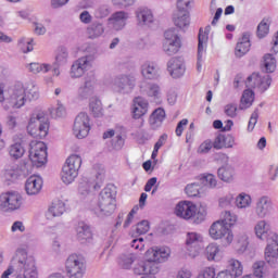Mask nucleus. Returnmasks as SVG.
Masks as SVG:
<instances>
[{"label":"nucleus","instance_id":"obj_54","mask_svg":"<svg viewBox=\"0 0 278 278\" xmlns=\"http://www.w3.org/2000/svg\"><path fill=\"white\" fill-rule=\"evenodd\" d=\"M253 275L257 278L266 277V263L264 261H256L253 266Z\"/></svg>","mask_w":278,"mask_h":278},{"label":"nucleus","instance_id":"obj_42","mask_svg":"<svg viewBox=\"0 0 278 278\" xmlns=\"http://www.w3.org/2000/svg\"><path fill=\"white\" fill-rule=\"evenodd\" d=\"M174 25L179 27V29H187V27H190V13H188L187 10H179L174 17Z\"/></svg>","mask_w":278,"mask_h":278},{"label":"nucleus","instance_id":"obj_3","mask_svg":"<svg viewBox=\"0 0 278 278\" xmlns=\"http://www.w3.org/2000/svg\"><path fill=\"white\" fill-rule=\"evenodd\" d=\"M116 210V187L114 185L106 186L99 195L97 206L91 207V212L96 216H112Z\"/></svg>","mask_w":278,"mask_h":278},{"label":"nucleus","instance_id":"obj_14","mask_svg":"<svg viewBox=\"0 0 278 278\" xmlns=\"http://www.w3.org/2000/svg\"><path fill=\"white\" fill-rule=\"evenodd\" d=\"M90 134V116L88 113H79L74 122L73 126V135L78 140H84V138H88Z\"/></svg>","mask_w":278,"mask_h":278},{"label":"nucleus","instance_id":"obj_24","mask_svg":"<svg viewBox=\"0 0 278 278\" xmlns=\"http://www.w3.org/2000/svg\"><path fill=\"white\" fill-rule=\"evenodd\" d=\"M229 270L219 271L216 278H237L242 277V273H244V266L242 262L237 258H230L228 261Z\"/></svg>","mask_w":278,"mask_h":278},{"label":"nucleus","instance_id":"obj_31","mask_svg":"<svg viewBox=\"0 0 278 278\" xmlns=\"http://www.w3.org/2000/svg\"><path fill=\"white\" fill-rule=\"evenodd\" d=\"M76 240L80 244H90L92 242V230L86 223L80 222L76 227Z\"/></svg>","mask_w":278,"mask_h":278},{"label":"nucleus","instance_id":"obj_40","mask_svg":"<svg viewBox=\"0 0 278 278\" xmlns=\"http://www.w3.org/2000/svg\"><path fill=\"white\" fill-rule=\"evenodd\" d=\"M68 49L66 47H59L54 52L52 66H66L68 64Z\"/></svg>","mask_w":278,"mask_h":278},{"label":"nucleus","instance_id":"obj_19","mask_svg":"<svg viewBox=\"0 0 278 278\" xmlns=\"http://www.w3.org/2000/svg\"><path fill=\"white\" fill-rule=\"evenodd\" d=\"M97 88V77L94 75L86 76L85 83L77 90V99L79 101H86L94 94Z\"/></svg>","mask_w":278,"mask_h":278},{"label":"nucleus","instance_id":"obj_16","mask_svg":"<svg viewBox=\"0 0 278 278\" xmlns=\"http://www.w3.org/2000/svg\"><path fill=\"white\" fill-rule=\"evenodd\" d=\"M270 84H273L270 75L262 76L258 73H253L245 80L247 88H256L260 92H266L270 88Z\"/></svg>","mask_w":278,"mask_h":278},{"label":"nucleus","instance_id":"obj_55","mask_svg":"<svg viewBox=\"0 0 278 278\" xmlns=\"http://www.w3.org/2000/svg\"><path fill=\"white\" fill-rule=\"evenodd\" d=\"M203 243V236L199 232H188L186 238V244L194 247H201Z\"/></svg>","mask_w":278,"mask_h":278},{"label":"nucleus","instance_id":"obj_38","mask_svg":"<svg viewBox=\"0 0 278 278\" xmlns=\"http://www.w3.org/2000/svg\"><path fill=\"white\" fill-rule=\"evenodd\" d=\"M105 34V26L101 22H93L87 27V36L90 40H97Z\"/></svg>","mask_w":278,"mask_h":278},{"label":"nucleus","instance_id":"obj_12","mask_svg":"<svg viewBox=\"0 0 278 278\" xmlns=\"http://www.w3.org/2000/svg\"><path fill=\"white\" fill-rule=\"evenodd\" d=\"M23 195L16 191H10L0 195V210L2 212H14L21 210Z\"/></svg>","mask_w":278,"mask_h":278},{"label":"nucleus","instance_id":"obj_2","mask_svg":"<svg viewBox=\"0 0 278 278\" xmlns=\"http://www.w3.org/2000/svg\"><path fill=\"white\" fill-rule=\"evenodd\" d=\"M16 273L15 278H38V265L36 257L27 253L24 248H18L11 260L10 266L1 275V278H10Z\"/></svg>","mask_w":278,"mask_h":278},{"label":"nucleus","instance_id":"obj_26","mask_svg":"<svg viewBox=\"0 0 278 278\" xmlns=\"http://www.w3.org/2000/svg\"><path fill=\"white\" fill-rule=\"evenodd\" d=\"M127 21H129V13L125 11H117L109 17L108 25H110V27L115 31H121L122 29H125Z\"/></svg>","mask_w":278,"mask_h":278},{"label":"nucleus","instance_id":"obj_45","mask_svg":"<svg viewBox=\"0 0 278 278\" xmlns=\"http://www.w3.org/2000/svg\"><path fill=\"white\" fill-rule=\"evenodd\" d=\"M9 154L14 160H21L25 155V144L21 139L9 147Z\"/></svg>","mask_w":278,"mask_h":278},{"label":"nucleus","instance_id":"obj_59","mask_svg":"<svg viewBox=\"0 0 278 278\" xmlns=\"http://www.w3.org/2000/svg\"><path fill=\"white\" fill-rule=\"evenodd\" d=\"M200 253H201V245H191L186 243L185 255L187 257L194 260V257H199Z\"/></svg>","mask_w":278,"mask_h":278},{"label":"nucleus","instance_id":"obj_63","mask_svg":"<svg viewBox=\"0 0 278 278\" xmlns=\"http://www.w3.org/2000/svg\"><path fill=\"white\" fill-rule=\"evenodd\" d=\"M198 278H216V268L205 267L199 273Z\"/></svg>","mask_w":278,"mask_h":278},{"label":"nucleus","instance_id":"obj_47","mask_svg":"<svg viewBox=\"0 0 278 278\" xmlns=\"http://www.w3.org/2000/svg\"><path fill=\"white\" fill-rule=\"evenodd\" d=\"M134 262H136V255H134V253H128L119 255L117 264L123 270H131Z\"/></svg>","mask_w":278,"mask_h":278},{"label":"nucleus","instance_id":"obj_8","mask_svg":"<svg viewBox=\"0 0 278 278\" xmlns=\"http://www.w3.org/2000/svg\"><path fill=\"white\" fill-rule=\"evenodd\" d=\"M68 278H84L86 275V260L81 254H71L65 262Z\"/></svg>","mask_w":278,"mask_h":278},{"label":"nucleus","instance_id":"obj_58","mask_svg":"<svg viewBox=\"0 0 278 278\" xmlns=\"http://www.w3.org/2000/svg\"><path fill=\"white\" fill-rule=\"evenodd\" d=\"M110 14H112V8L108 4L100 5L94 11V17L99 20L108 18Z\"/></svg>","mask_w":278,"mask_h":278},{"label":"nucleus","instance_id":"obj_35","mask_svg":"<svg viewBox=\"0 0 278 278\" xmlns=\"http://www.w3.org/2000/svg\"><path fill=\"white\" fill-rule=\"evenodd\" d=\"M164 118H166V111H164V109L157 108L154 110L149 117L151 129H160L162 123H164Z\"/></svg>","mask_w":278,"mask_h":278},{"label":"nucleus","instance_id":"obj_49","mask_svg":"<svg viewBox=\"0 0 278 278\" xmlns=\"http://www.w3.org/2000/svg\"><path fill=\"white\" fill-rule=\"evenodd\" d=\"M207 217V204L205 203H200L197 206L195 210V214L193 216V223L195 225H201V223H203V220H205V218Z\"/></svg>","mask_w":278,"mask_h":278},{"label":"nucleus","instance_id":"obj_21","mask_svg":"<svg viewBox=\"0 0 278 278\" xmlns=\"http://www.w3.org/2000/svg\"><path fill=\"white\" fill-rule=\"evenodd\" d=\"M197 214V204L191 201H180L175 206V215L184 220H191Z\"/></svg>","mask_w":278,"mask_h":278},{"label":"nucleus","instance_id":"obj_15","mask_svg":"<svg viewBox=\"0 0 278 278\" xmlns=\"http://www.w3.org/2000/svg\"><path fill=\"white\" fill-rule=\"evenodd\" d=\"M254 214L261 219L268 218L271 214H275V204L273 203V199L268 195L258 198L255 202Z\"/></svg>","mask_w":278,"mask_h":278},{"label":"nucleus","instance_id":"obj_23","mask_svg":"<svg viewBox=\"0 0 278 278\" xmlns=\"http://www.w3.org/2000/svg\"><path fill=\"white\" fill-rule=\"evenodd\" d=\"M264 253L265 262H267L269 266H276L278 260V235H273L271 239L267 240Z\"/></svg>","mask_w":278,"mask_h":278},{"label":"nucleus","instance_id":"obj_39","mask_svg":"<svg viewBox=\"0 0 278 278\" xmlns=\"http://www.w3.org/2000/svg\"><path fill=\"white\" fill-rule=\"evenodd\" d=\"M255 103V91L245 89L240 98L239 110H249Z\"/></svg>","mask_w":278,"mask_h":278},{"label":"nucleus","instance_id":"obj_6","mask_svg":"<svg viewBox=\"0 0 278 278\" xmlns=\"http://www.w3.org/2000/svg\"><path fill=\"white\" fill-rule=\"evenodd\" d=\"M83 160L78 154L70 155L61 170V181L65 186H71L75 179L79 176V168H81Z\"/></svg>","mask_w":278,"mask_h":278},{"label":"nucleus","instance_id":"obj_37","mask_svg":"<svg viewBox=\"0 0 278 278\" xmlns=\"http://www.w3.org/2000/svg\"><path fill=\"white\" fill-rule=\"evenodd\" d=\"M204 255L208 262H220L223 260V252L218 243H210L204 252Z\"/></svg>","mask_w":278,"mask_h":278},{"label":"nucleus","instance_id":"obj_64","mask_svg":"<svg viewBox=\"0 0 278 278\" xmlns=\"http://www.w3.org/2000/svg\"><path fill=\"white\" fill-rule=\"evenodd\" d=\"M219 207H231V203H233V194L228 193L226 195H223L218 200Z\"/></svg>","mask_w":278,"mask_h":278},{"label":"nucleus","instance_id":"obj_17","mask_svg":"<svg viewBox=\"0 0 278 278\" xmlns=\"http://www.w3.org/2000/svg\"><path fill=\"white\" fill-rule=\"evenodd\" d=\"M139 73L144 79L143 81H157L160 79V67L152 61H144L139 67Z\"/></svg>","mask_w":278,"mask_h":278},{"label":"nucleus","instance_id":"obj_62","mask_svg":"<svg viewBox=\"0 0 278 278\" xmlns=\"http://www.w3.org/2000/svg\"><path fill=\"white\" fill-rule=\"evenodd\" d=\"M144 239L143 238H137V239H132L130 242V248L136 251V253H142V251H144Z\"/></svg>","mask_w":278,"mask_h":278},{"label":"nucleus","instance_id":"obj_32","mask_svg":"<svg viewBox=\"0 0 278 278\" xmlns=\"http://www.w3.org/2000/svg\"><path fill=\"white\" fill-rule=\"evenodd\" d=\"M66 212V204L62 200H56L51 203L46 212L47 220H53L62 216Z\"/></svg>","mask_w":278,"mask_h":278},{"label":"nucleus","instance_id":"obj_18","mask_svg":"<svg viewBox=\"0 0 278 278\" xmlns=\"http://www.w3.org/2000/svg\"><path fill=\"white\" fill-rule=\"evenodd\" d=\"M146 257H149L154 264H164L170 257V248L153 247L146 251Z\"/></svg>","mask_w":278,"mask_h":278},{"label":"nucleus","instance_id":"obj_27","mask_svg":"<svg viewBox=\"0 0 278 278\" xmlns=\"http://www.w3.org/2000/svg\"><path fill=\"white\" fill-rule=\"evenodd\" d=\"M149 112V101L142 97H136L132 100L131 115L135 121L142 118Z\"/></svg>","mask_w":278,"mask_h":278},{"label":"nucleus","instance_id":"obj_30","mask_svg":"<svg viewBox=\"0 0 278 278\" xmlns=\"http://www.w3.org/2000/svg\"><path fill=\"white\" fill-rule=\"evenodd\" d=\"M40 190H42V178L36 175L28 177L25 182L26 194L36 197V194H40Z\"/></svg>","mask_w":278,"mask_h":278},{"label":"nucleus","instance_id":"obj_4","mask_svg":"<svg viewBox=\"0 0 278 278\" xmlns=\"http://www.w3.org/2000/svg\"><path fill=\"white\" fill-rule=\"evenodd\" d=\"M87 51L89 54L80 56L73 62L70 70L72 79H80V77L85 76L92 68V64L97 58V50L89 47Z\"/></svg>","mask_w":278,"mask_h":278},{"label":"nucleus","instance_id":"obj_61","mask_svg":"<svg viewBox=\"0 0 278 278\" xmlns=\"http://www.w3.org/2000/svg\"><path fill=\"white\" fill-rule=\"evenodd\" d=\"M224 113L229 118H236L238 116V104L236 103H228L224 108Z\"/></svg>","mask_w":278,"mask_h":278},{"label":"nucleus","instance_id":"obj_20","mask_svg":"<svg viewBox=\"0 0 278 278\" xmlns=\"http://www.w3.org/2000/svg\"><path fill=\"white\" fill-rule=\"evenodd\" d=\"M139 91L143 97H148V99H152L153 101L162 98V87L157 83L143 80L139 83Z\"/></svg>","mask_w":278,"mask_h":278},{"label":"nucleus","instance_id":"obj_13","mask_svg":"<svg viewBox=\"0 0 278 278\" xmlns=\"http://www.w3.org/2000/svg\"><path fill=\"white\" fill-rule=\"evenodd\" d=\"M211 27L206 26L204 29L200 28L198 36V61L197 71L201 73L203 71V62L205 60V53L207 51V40L210 39Z\"/></svg>","mask_w":278,"mask_h":278},{"label":"nucleus","instance_id":"obj_56","mask_svg":"<svg viewBox=\"0 0 278 278\" xmlns=\"http://www.w3.org/2000/svg\"><path fill=\"white\" fill-rule=\"evenodd\" d=\"M200 181L205 186L206 188H216L218 186V180L216 179V176L213 174H203L200 178Z\"/></svg>","mask_w":278,"mask_h":278},{"label":"nucleus","instance_id":"obj_10","mask_svg":"<svg viewBox=\"0 0 278 278\" xmlns=\"http://www.w3.org/2000/svg\"><path fill=\"white\" fill-rule=\"evenodd\" d=\"M28 157L35 168H42L47 164V144L42 141H31Z\"/></svg>","mask_w":278,"mask_h":278},{"label":"nucleus","instance_id":"obj_25","mask_svg":"<svg viewBox=\"0 0 278 278\" xmlns=\"http://www.w3.org/2000/svg\"><path fill=\"white\" fill-rule=\"evenodd\" d=\"M167 73L173 79H179L186 74V62L179 56H174L167 62Z\"/></svg>","mask_w":278,"mask_h":278},{"label":"nucleus","instance_id":"obj_29","mask_svg":"<svg viewBox=\"0 0 278 278\" xmlns=\"http://www.w3.org/2000/svg\"><path fill=\"white\" fill-rule=\"evenodd\" d=\"M102 138L103 140H109L110 138H112L111 147L115 151H121V149L125 147V138H123V135L119 131H116L114 129L105 130L102 135Z\"/></svg>","mask_w":278,"mask_h":278},{"label":"nucleus","instance_id":"obj_43","mask_svg":"<svg viewBox=\"0 0 278 278\" xmlns=\"http://www.w3.org/2000/svg\"><path fill=\"white\" fill-rule=\"evenodd\" d=\"M92 188H94V190H99L101 185L89 181L88 179L80 181L78 185V194L80 199H86V197L90 194V190H92Z\"/></svg>","mask_w":278,"mask_h":278},{"label":"nucleus","instance_id":"obj_11","mask_svg":"<svg viewBox=\"0 0 278 278\" xmlns=\"http://www.w3.org/2000/svg\"><path fill=\"white\" fill-rule=\"evenodd\" d=\"M136 88V76L132 74H122L116 76L112 81V90L119 94H129Z\"/></svg>","mask_w":278,"mask_h":278},{"label":"nucleus","instance_id":"obj_41","mask_svg":"<svg viewBox=\"0 0 278 278\" xmlns=\"http://www.w3.org/2000/svg\"><path fill=\"white\" fill-rule=\"evenodd\" d=\"M237 210H249L253 205V198L247 192L239 193L235 199Z\"/></svg>","mask_w":278,"mask_h":278},{"label":"nucleus","instance_id":"obj_57","mask_svg":"<svg viewBox=\"0 0 278 278\" xmlns=\"http://www.w3.org/2000/svg\"><path fill=\"white\" fill-rule=\"evenodd\" d=\"M268 31H270V20L264 18L257 26L258 38H266Z\"/></svg>","mask_w":278,"mask_h":278},{"label":"nucleus","instance_id":"obj_7","mask_svg":"<svg viewBox=\"0 0 278 278\" xmlns=\"http://www.w3.org/2000/svg\"><path fill=\"white\" fill-rule=\"evenodd\" d=\"M208 233L212 240H222L224 247H231L233 243V230L227 227L220 219L211 225Z\"/></svg>","mask_w":278,"mask_h":278},{"label":"nucleus","instance_id":"obj_48","mask_svg":"<svg viewBox=\"0 0 278 278\" xmlns=\"http://www.w3.org/2000/svg\"><path fill=\"white\" fill-rule=\"evenodd\" d=\"M89 110L96 118H101V116H103V104L97 97L90 98Z\"/></svg>","mask_w":278,"mask_h":278},{"label":"nucleus","instance_id":"obj_51","mask_svg":"<svg viewBox=\"0 0 278 278\" xmlns=\"http://www.w3.org/2000/svg\"><path fill=\"white\" fill-rule=\"evenodd\" d=\"M17 47L22 53H30V51H34V39L22 37L17 40Z\"/></svg>","mask_w":278,"mask_h":278},{"label":"nucleus","instance_id":"obj_22","mask_svg":"<svg viewBox=\"0 0 278 278\" xmlns=\"http://www.w3.org/2000/svg\"><path fill=\"white\" fill-rule=\"evenodd\" d=\"M132 270L135 275H157L160 273V265L154 263L150 257H147V260L139 261Z\"/></svg>","mask_w":278,"mask_h":278},{"label":"nucleus","instance_id":"obj_33","mask_svg":"<svg viewBox=\"0 0 278 278\" xmlns=\"http://www.w3.org/2000/svg\"><path fill=\"white\" fill-rule=\"evenodd\" d=\"M138 25H151L153 23V11L147 7H140L135 12Z\"/></svg>","mask_w":278,"mask_h":278},{"label":"nucleus","instance_id":"obj_9","mask_svg":"<svg viewBox=\"0 0 278 278\" xmlns=\"http://www.w3.org/2000/svg\"><path fill=\"white\" fill-rule=\"evenodd\" d=\"M162 49L166 55L179 53V49H181V37H179L177 29L169 28L164 31Z\"/></svg>","mask_w":278,"mask_h":278},{"label":"nucleus","instance_id":"obj_36","mask_svg":"<svg viewBox=\"0 0 278 278\" xmlns=\"http://www.w3.org/2000/svg\"><path fill=\"white\" fill-rule=\"evenodd\" d=\"M251 49V37L249 34H243L242 38L239 39L236 49L235 54L237 58H242L243 55H247Z\"/></svg>","mask_w":278,"mask_h":278},{"label":"nucleus","instance_id":"obj_60","mask_svg":"<svg viewBox=\"0 0 278 278\" xmlns=\"http://www.w3.org/2000/svg\"><path fill=\"white\" fill-rule=\"evenodd\" d=\"M4 181H14L18 178V169L14 167H7L2 174Z\"/></svg>","mask_w":278,"mask_h":278},{"label":"nucleus","instance_id":"obj_52","mask_svg":"<svg viewBox=\"0 0 278 278\" xmlns=\"http://www.w3.org/2000/svg\"><path fill=\"white\" fill-rule=\"evenodd\" d=\"M185 193L187 194V197H189L191 199L200 197V194H201V185H199V182L188 184L185 188Z\"/></svg>","mask_w":278,"mask_h":278},{"label":"nucleus","instance_id":"obj_46","mask_svg":"<svg viewBox=\"0 0 278 278\" xmlns=\"http://www.w3.org/2000/svg\"><path fill=\"white\" fill-rule=\"evenodd\" d=\"M235 249L237 253L240 254L244 253V251L249 249V235H247V232H240L239 235H237L235 241Z\"/></svg>","mask_w":278,"mask_h":278},{"label":"nucleus","instance_id":"obj_28","mask_svg":"<svg viewBox=\"0 0 278 278\" xmlns=\"http://www.w3.org/2000/svg\"><path fill=\"white\" fill-rule=\"evenodd\" d=\"M254 233L258 240L268 241L273 239L275 232L270 230V224L265 219L258 220L254 226Z\"/></svg>","mask_w":278,"mask_h":278},{"label":"nucleus","instance_id":"obj_44","mask_svg":"<svg viewBox=\"0 0 278 278\" xmlns=\"http://www.w3.org/2000/svg\"><path fill=\"white\" fill-rule=\"evenodd\" d=\"M218 178L225 184H231L236 177V169L231 166H223L217 170Z\"/></svg>","mask_w":278,"mask_h":278},{"label":"nucleus","instance_id":"obj_34","mask_svg":"<svg viewBox=\"0 0 278 278\" xmlns=\"http://www.w3.org/2000/svg\"><path fill=\"white\" fill-rule=\"evenodd\" d=\"M25 68L31 75H47L53 65L49 63L31 62L25 65Z\"/></svg>","mask_w":278,"mask_h":278},{"label":"nucleus","instance_id":"obj_5","mask_svg":"<svg viewBox=\"0 0 278 278\" xmlns=\"http://www.w3.org/2000/svg\"><path fill=\"white\" fill-rule=\"evenodd\" d=\"M27 131L33 138H39L40 140L47 138L49 135V119L45 116V113L31 114L27 125Z\"/></svg>","mask_w":278,"mask_h":278},{"label":"nucleus","instance_id":"obj_53","mask_svg":"<svg viewBox=\"0 0 278 278\" xmlns=\"http://www.w3.org/2000/svg\"><path fill=\"white\" fill-rule=\"evenodd\" d=\"M263 66L266 73H275V70L277 68V60L273 54H265Z\"/></svg>","mask_w":278,"mask_h":278},{"label":"nucleus","instance_id":"obj_1","mask_svg":"<svg viewBox=\"0 0 278 278\" xmlns=\"http://www.w3.org/2000/svg\"><path fill=\"white\" fill-rule=\"evenodd\" d=\"M28 99H38V89L36 85L30 83L24 85L16 81L5 89V83H0V103L3 110H21L27 103Z\"/></svg>","mask_w":278,"mask_h":278},{"label":"nucleus","instance_id":"obj_50","mask_svg":"<svg viewBox=\"0 0 278 278\" xmlns=\"http://www.w3.org/2000/svg\"><path fill=\"white\" fill-rule=\"evenodd\" d=\"M219 222L228 227V229H231V227L238 223V215L231 213L230 211H225L222 213Z\"/></svg>","mask_w":278,"mask_h":278}]
</instances>
